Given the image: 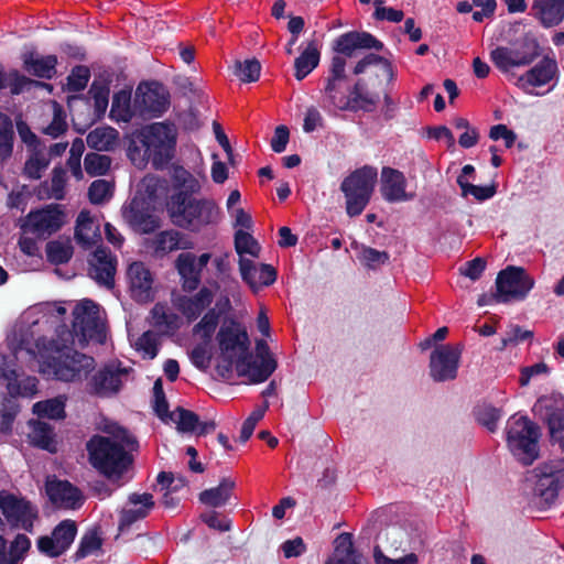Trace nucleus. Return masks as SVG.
<instances>
[{"label":"nucleus","mask_w":564,"mask_h":564,"mask_svg":"<svg viewBox=\"0 0 564 564\" xmlns=\"http://www.w3.org/2000/svg\"><path fill=\"white\" fill-rule=\"evenodd\" d=\"M58 64L57 56L48 54L39 56L34 52H26L22 55L23 69L32 76L43 79H52L55 77Z\"/></svg>","instance_id":"31"},{"label":"nucleus","mask_w":564,"mask_h":564,"mask_svg":"<svg viewBox=\"0 0 564 564\" xmlns=\"http://www.w3.org/2000/svg\"><path fill=\"white\" fill-rule=\"evenodd\" d=\"M360 260L368 269L376 270L380 265L389 262L390 254L387 251H379L375 248L364 246Z\"/></svg>","instance_id":"58"},{"label":"nucleus","mask_w":564,"mask_h":564,"mask_svg":"<svg viewBox=\"0 0 564 564\" xmlns=\"http://www.w3.org/2000/svg\"><path fill=\"white\" fill-rule=\"evenodd\" d=\"M377 169L369 165L356 169L340 183V191L345 196L346 214L357 217L362 214L369 204L377 183Z\"/></svg>","instance_id":"5"},{"label":"nucleus","mask_w":564,"mask_h":564,"mask_svg":"<svg viewBox=\"0 0 564 564\" xmlns=\"http://www.w3.org/2000/svg\"><path fill=\"white\" fill-rule=\"evenodd\" d=\"M542 421L547 427L550 441L557 444L564 437V405L551 403L544 406Z\"/></svg>","instance_id":"36"},{"label":"nucleus","mask_w":564,"mask_h":564,"mask_svg":"<svg viewBox=\"0 0 564 564\" xmlns=\"http://www.w3.org/2000/svg\"><path fill=\"white\" fill-rule=\"evenodd\" d=\"M257 359L251 358L246 360L249 365V372L242 376L247 378L250 383H261L267 381L270 376L275 371L278 362L270 352V347L264 339L256 341Z\"/></svg>","instance_id":"18"},{"label":"nucleus","mask_w":564,"mask_h":564,"mask_svg":"<svg viewBox=\"0 0 564 564\" xmlns=\"http://www.w3.org/2000/svg\"><path fill=\"white\" fill-rule=\"evenodd\" d=\"M319 61L321 52L316 42H308L304 51L294 61V77L297 80H303L318 66Z\"/></svg>","instance_id":"37"},{"label":"nucleus","mask_w":564,"mask_h":564,"mask_svg":"<svg viewBox=\"0 0 564 564\" xmlns=\"http://www.w3.org/2000/svg\"><path fill=\"white\" fill-rule=\"evenodd\" d=\"M19 405L11 399H6L0 409V431L9 433L12 431L13 422L19 413Z\"/></svg>","instance_id":"60"},{"label":"nucleus","mask_w":564,"mask_h":564,"mask_svg":"<svg viewBox=\"0 0 564 564\" xmlns=\"http://www.w3.org/2000/svg\"><path fill=\"white\" fill-rule=\"evenodd\" d=\"M334 557H328L324 564H360L361 555L356 551L352 534L340 533L334 541Z\"/></svg>","instance_id":"33"},{"label":"nucleus","mask_w":564,"mask_h":564,"mask_svg":"<svg viewBox=\"0 0 564 564\" xmlns=\"http://www.w3.org/2000/svg\"><path fill=\"white\" fill-rule=\"evenodd\" d=\"M373 561L375 564H417L419 558L415 553H409L400 558H390L387 556L379 545H376L373 549Z\"/></svg>","instance_id":"64"},{"label":"nucleus","mask_w":564,"mask_h":564,"mask_svg":"<svg viewBox=\"0 0 564 564\" xmlns=\"http://www.w3.org/2000/svg\"><path fill=\"white\" fill-rule=\"evenodd\" d=\"M73 332L68 333L69 337H78L82 345L89 340L102 343L106 334L100 319L99 305L93 300H83L73 310Z\"/></svg>","instance_id":"10"},{"label":"nucleus","mask_w":564,"mask_h":564,"mask_svg":"<svg viewBox=\"0 0 564 564\" xmlns=\"http://www.w3.org/2000/svg\"><path fill=\"white\" fill-rule=\"evenodd\" d=\"M111 196V184L106 180H96L88 187V198L94 205L102 204Z\"/></svg>","instance_id":"62"},{"label":"nucleus","mask_w":564,"mask_h":564,"mask_svg":"<svg viewBox=\"0 0 564 564\" xmlns=\"http://www.w3.org/2000/svg\"><path fill=\"white\" fill-rule=\"evenodd\" d=\"M45 253L51 264L59 265L67 263L72 259L74 248L69 239L52 240L46 243Z\"/></svg>","instance_id":"41"},{"label":"nucleus","mask_w":564,"mask_h":564,"mask_svg":"<svg viewBox=\"0 0 564 564\" xmlns=\"http://www.w3.org/2000/svg\"><path fill=\"white\" fill-rule=\"evenodd\" d=\"M14 131L9 116L0 112V163L11 158L13 152Z\"/></svg>","instance_id":"46"},{"label":"nucleus","mask_w":564,"mask_h":564,"mask_svg":"<svg viewBox=\"0 0 564 564\" xmlns=\"http://www.w3.org/2000/svg\"><path fill=\"white\" fill-rule=\"evenodd\" d=\"M170 93L156 80L140 83L135 90L134 106L142 116L161 117L170 107Z\"/></svg>","instance_id":"12"},{"label":"nucleus","mask_w":564,"mask_h":564,"mask_svg":"<svg viewBox=\"0 0 564 564\" xmlns=\"http://www.w3.org/2000/svg\"><path fill=\"white\" fill-rule=\"evenodd\" d=\"M216 339L223 356H237V375L240 377L248 373L250 368L246 360L251 358V351L247 330L237 321L231 319L229 324L220 326Z\"/></svg>","instance_id":"9"},{"label":"nucleus","mask_w":564,"mask_h":564,"mask_svg":"<svg viewBox=\"0 0 564 564\" xmlns=\"http://www.w3.org/2000/svg\"><path fill=\"white\" fill-rule=\"evenodd\" d=\"M85 171L89 176L106 175L111 165L110 156L95 152L87 153L84 159Z\"/></svg>","instance_id":"55"},{"label":"nucleus","mask_w":564,"mask_h":564,"mask_svg":"<svg viewBox=\"0 0 564 564\" xmlns=\"http://www.w3.org/2000/svg\"><path fill=\"white\" fill-rule=\"evenodd\" d=\"M174 193L166 203L171 221L183 229L199 231L202 227L216 223L219 209L210 199H196L193 194L200 189L199 182L183 166L172 170Z\"/></svg>","instance_id":"2"},{"label":"nucleus","mask_w":564,"mask_h":564,"mask_svg":"<svg viewBox=\"0 0 564 564\" xmlns=\"http://www.w3.org/2000/svg\"><path fill=\"white\" fill-rule=\"evenodd\" d=\"M46 494L54 505H59L65 509H79L85 501L82 490L68 480L48 481Z\"/></svg>","instance_id":"25"},{"label":"nucleus","mask_w":564,"mask_h":564,"mask_svg":"<svg viewBox=\"0 0 564 564\" xmlns=\"http://www.w3.org/2000/svg\"><path fill=\"white\" fill-rule=\"evenodd\" d=\"M128 503L133 508L121 510L118 523L120 532L128 531L135 522L145 519L155 507L153 495L149 492L130 494Z\"/></svg>","instance_id":"22"},{"label":"nucleus","mask_w":564,"mask_h":564,"mask_svg":"<svg viewBox=\"0 0 564 564\" xmlns=\"http://www.w3.org/2000/svg\"><path fill=\"white\" fill-rule=\"evenodd\" d=\"M116 268V256L109 249L98 247L89 260L88 273L99 285L112 289L115 286Z\"/></svg>","instance_id":"19"},{"label":"nucleus","mask_w":564,"mask_h":564,"mask_svg":"<svg viewBox=\"0 0 564 564\" xmlns=\"http://www.w3.org/2000/svg\"><path fill=\"white\" fill-rule=\"evenodd\" d=\"M406 178L401 171L389 166L382 169L380 192L386 202L397 203L413 199L414 194L406 193Z\"/></svg>","instance_id":"23"},{"label":"nucleus","mask_w":564,"mask_h":564,"mask_svg":"<svg viewBox=\"0 0 564 564\" xmlns=\"http://www.w3.org/2000/svg\"><path fill=\"white\" fill-rule=\"evenodd\" d=\"M109 117L119 122H130L133 118V111L131 109V93L121 89L115 93L112 97L111 108Z\"/></svg>","instance_id":"39"},{"label":"nucleus","mask_w":564,"mask_h":564,"mask_svg":"<svg viewBox=\"0 0 564 564\" xmlns=\"http://www.w3.org/2000/svg\"><path fill=\"white\" fill-rule=\"evenodd\" d=\"M102 542L104 540L97 528L88 530L79 541V545L73 555L74 561H80L99 551L102 546Z\"/></svg>","instance_id":"47"},{"label":"nucleus","mask_w":564,"mask_h":564,"mask_svg":"<svg viewBox=\"0 0 564 564\" xmlns=\"http://www.w3.org/2000/svg\"><path fill=\"white\" fill-rule=\"evenodd\" d=\"M98 226L95 225L93 217L88 210H82L76 219L75 239L84 247H91L95 238L98 236Z\"/></svg>","instance_id":"38"},{"label":"nucleus","mask_w":564,"mask_h":564,"mask_svg":"<svg viewBox=\"0 0 564 564\" xmlns=\"http://www.w3.org/2000/svg\"><path fill=\"white\" fill-rule=\"evenodd\" d=\"M219 318L220 312H217L215 307L208 308L202 319L194 325L193 334L199 335L205 345H209L219 324Z\"/></svg>","instance_id":"44"},{"label":"nucleus","mask_w":564,"mask_h":564,"mask_svg":"<svg viewBox=\"0 0 564 564\" xmlns=\"http://www.w3.org/2000/svg\"><path fill=\"white\" fill-rule=\"evenodd\" d=\"M118 131L113 128H96L87 134L86 141L90 149L97 151H108L112 148Z\"/></svg>","instance_id":"42"},{"label":"nucleus","mask_w":564,"mask_h":564,"mask_svg":"<svg viewBox=\"0 0 564 564\" xmlns=\"http://www.w3.org/2000/svg\"><path fill=\"white\" fill-rule=\"evenodd\" d=\"M31 549V540L23 533H19L11 541L7 556L9 564H21Z\"/></svg>","instance_id":"54"},{"label":"nucleus","mask_w":564,"mask_h":564,"mask_svg":"<svg viewBox=\"0 0 564 564\" xmlns=\"http://www.w3.org/2000/svg\"><path fill=\"white\" fill-rule=\"evenodd\" d=\"M88 94L91 95V98L94 99L95 118L98 120L102 119L109 104V84L106 82L94 80Z\"/></svg>","instance_id":"43"},{"label":"nucleus","mask_w":564,"mask_h":564,"mask_svg":"<svg viewBox=\"0 0 564 564\" xmlns=\"http://www.w3.org/2000/svg\"><path fill=\"white\" fill-rule=\"evenodd\" d=\"M538 482L535 490L546 505H552L558 491L564 487V467L555 464H544L538 468Z\"/></svg>","instance_id":"20"},{"label":"nucleus","mask_w":564,"mask_h":564,"mask_svg":"<svg viewBox=\"0 0 564 564\" xmlns=\"http://www.w3.org/2000/svg\"><path fill=\"white\" fill-rule=\"evenodd\" d=\"M127 275L132 299L138 302H150L154 299L152 284L153 278L147 265L137 261L129 265Z\"/></svg>","instance_id":"26"},{"label":"nucleus","mask_w":564,"mask_h":564,"mask_svg":"<svg viewBox=\"0 0 564 564\" xmlns=\"http://www.w3.org/2000/svg\"><path fill=\"white\" fill-rule=\"evenodd\" d=\"M77 535V524L72 519L62 520L51 535H42L36 540L39 551L48 557L63 555L73 544Z\"/></svg>","instance_id":"16"},{"label":"nucleus","mask_w":564,"mask_h":564,"mask_svg":"<svg viewBox=\"0 0 564 564\" xmlns=\"http://www.w3.org/2000/svg\"><path fill=\"white\" fill-rule=\"evenodd\" d=\"M0 509L12 529H22L32 533L34 521L39 518L37 508L25 498L12 494H0Z\"/></svg>","instance_id":"13"},{"label":"nucleus","mask_w":564,"mask_h":564,"mask_svg":"<svg viewBox=\"0 0 564 564\" xmlns=\"http://www.w3.org/2000/svg\"><path fill=\"white\" fill-rule=\"evenodd\" d=\"M183 234L170 229L158 232L149 242L148 247L152 250L155 258H163L172 251L178 249L192 248L191 241H182Z\"/></svg>","instance_id":"32"},{"label":"nucleus","mask_w":564,"mask_h":564,"mask_svg":"<svg viewBox=\"0 0 564 564\" xmlns=\"http://www.w3.org/2000/svg\"><path fill=\"white\" fill-rule=\"evenodd\" d=\"M153 410L156 416L163 422H167L169 420L174 421L175 412H170L169 410V402L165 397L161 378H158L153 384Z\"/></svg>","instance_id":"53"},{"label":"nucleus","mask_w":564,"mask_h":564,"mask_svg":"<svg viewBox=\"0 0 564 564\" xmlns=\"http://www.w3.org/2000/svg\"><path fill=\"white\" fill-rule=\"evenodd\" d=\"M541 55V46L533 33L528 32L509 46H497L490 52V59L502 73L514 67L531 65Z\"/></svg>","instance_id":"8"},{"label":"nucleus","mask_w":564,"mask_h":564,"mask_svg":"<svg viewBox=\"0 0 564 564\" xmlns=\"http://www.w3.org/2000/svg\"><path fill=\"white\" fill-rule=\"evenodd\" d=\"M18 377L14 360L7 356H0V378L7 382V390L12 398L21 393V384L18 381Z\"/></svg>","instance_id":"48"},{"label":"nucleus","mask_w":564,"mask_h":564,"mask_svg":"<svg viewBox=\"0 0 564 564\" xmlns=\"http://www.w3.org/2000/svg\"><path fill=\"white\" fill-rule=\"evenodd\" d=\"M180 275L181 286L184 292L191 293L198 289L202 281V271L196 265V254L182 252L174 262Z\"/></svg>","instance_id":"30"},{"label":"nucleus","mask_w":564,"mask_h":564,"mask_svg":"<svg viewBox=\"0 0 564 564\" xmlns=\"http://www.w3.org/2000/svg\"><path fill=\"white\" fill-rule=\"evenodd\" d=\"M154 325L158 327L164 326L169 330H176L180 328V317L175 313L165 312L164 307L160 304H155L151 311Z\"/></svg>","instance_id":"59"},{"label":"nucleus","mask_w":564,"mask_h":564,"mask_svg":"<svg viewBox=\"0 0 564 564\" xmlns=\"http://www.w3.org/2000/svg\"><path fill=\"white\" fill-rule=\"evenodd\" d=\"M89 464L105 478L119 480L133 463L123 445L109 436L96 434L86 443Z\"/></svg>","instance_id":"3"},{"label":"nucleus","mask_w":564,"mask_h":564,"mask_svg":"<svg viewBox=\"0 0 564 564\" xmlns=\"http://www.w3.org/2000/svg\"><path fill=\"white\" fill-rule=\"evenodd\" d=\"M557 72L556 61L550 56H544L538 64L518 78L517 86L524 91H529L530 88L549 84Z\"/></svg>","instance_id":"27"},{"label":"nucleus","mask_w":564,"mask_h":564,"mask_svg":"<svg viewBox=\"0 0 564 564\" xmlns=\"http://www.w3.org/2000/svg\"><path fill=\"white\" fill-rule=\"evenodd\" d=\"M90 70L85 65H77L73 67L70 74L67 76V90L79 93L84 90L89 82Z\"/></svg>","instance_id":"57"},{"label":"nucleus","mask_w":564,"mask_h":564,"mask_svg":"<svg viewBox=\"0 0 564 564\" xmlns=\"http://www.w3.org/2000/svg\"><path fill=\"white\" fill-rule=\"evenodd\" d=\"M507 443L514 456L525 466L539 457L540 426L527 415L513 414L506 427Z\"/></svg>","instance_id":"4"},{"label":"nucleus","mask_w":564,"mask_h":564,"mask_svg":"<svg viewBox=\"0 0 564 564\" xmlns=\"http://www.w3.org/2000/svg\"><path fill=\"white\" fill-rule=\"evenodd\" d=\"M48 161L40 153L32 154L25 162L23 175L29 180H39L47 167Z\"/></svg>","instance_id":"61"},{"label":"nucleus","mask_w":564,"mask_h":564,"mask_svg":"<svg viewBox=\"0 0 564 564\" xmlns=\"http://www.w3.org/2000/svg\"><path fill=\"white\" fill-rule=\"evenodd\" d=\"M239 271L242 281L254 292L273 284L278 276L276 270L271 264L261 263L256 265L252 260L247 258L239 259Z\"/></svg>","instance_id":"24"},{"label":"nucleus","mask_w":564,"mask_h":564,"mask_svg":"<svg viewBox=\"0 0 564 564\" xmlns=\"http://www.w3.org/2000/svg\"><path fill=\"white\" fill-rule=\"evenodd\" d=\"M174 412L178 414V420L175 422L180 432L189 433L196 431L199 416L195 412L182 406H177Z\"/></svg>","instance_id":"63"},{"label":"nucleus","mask_w":564,"mask_h":564,"mask_svg":"<svg viewBox=\"0 0 564 564\" xmlns=\"http://www.w3.org/2000/svg\"><path fill=\"white\" fill-rule=\"evenodd\" d=\"M31 86L52 89L50 84L31 79L25 75L20 74L17 69H11L7 74L3 65L0 63V90L9 87L12 95H20L25 89H30Z\"/></svg>","instance_id":"35"},{"label":"nucleus","mask_w":564,"mask_h":564,"mask_svg":"<svg viewBox=\"0 0 564 564\" xmlns=\"http://www.w3.org/2000/svg\"><path fill=\"white\" fill-rule=\"evenodd\" d=\"M474 414L476 421L491 433L496 432L498 422L502 417L501 409L487 403L476 406Z\"/></svg>","instance_id":"51"},{"label":"nucleus","mask_w":564,"mask_h":564,"mask_svg":"<svg viewBox=\"0 0 564 564\" xmlns=\"http://www.w3.org/2000/svg\"><path fill=\"white\" fill-rule=\"evenodd\" d=\"M236 482L229 477H224L218 486L208 488L199 492V501L212 508H220L227 505L232 496Z\"/></svg>","instance_id":"34"},{"label":"nucleus","mask_w":564,"mask_h":564,"mask_svg":"<svg viewBox=\"0 0 564 564\" xmlns=\"http://www.w3.org/2000/svg\"><path fill=\"white\" fill-rule=\"evenodd\" d=\"M534 286V280L521 267L509 265L496 279L498 296L522 301Z\"/></svg>","instance_id":"15"},{"label":"nucleus","mask_w":564,"mask_h":564,"mask_svg":"<svg viewBox=\"0 0 564 564\" xmlns=\"http://www.w3.org/2000/svg\"><path fill=\"white\" fill-rule=\"evenodd\" d=\"M460 345L443 344L434 348L430 355V376L435 382L456 379L462 356Z\"/></svg>","instance_id":"14"},{"label":"nucleus","mask_w":564,"mask_h":564,"mask_svg":"<svg viewBox=\"0 0 564 564\" xmlns=\"http://www.w3.org/2000/svg\"><path fill=\"white\" fill-rule=\"evenodd\" d=\"M32 411L40 419L61 420L66 416L65 402L61 398L39 401L33 404Z\"/></svg>","instance_id":"45"},{"label":"nucleus","mask_w":564,"mask_h":564,"mask_svg":"<svg viewBox=\"0 0 564 564\" xmlns=\"http://www.w3.org/2000/svg\"><path fill=\"white\" fill-rule=\"evenodd\" d=\"M131 368L117 365H106L90 379L88 386L90 392L99 397H109L119 392L122 386V377L128 376Z\"/></svg>","instance_id":"17"},{"label":"nucleus","mask_w":564,"mask_h":564,"mask_svg":"<svg viewBox=\"0 0 564 564\" xmlns=\"http://www.w3.org/2000/svg\"><path fill=\"white\" fill-rule=\"evenodd\" d=\"M143 156L140 163L152 162L154 169L165 167L174 156L176 133L172 126L164 122L151 124L140 139Z\"/></svg>","instance_id":"7"},{"label":"nucleus","mask_w":564,"mask_h":564,"mask_svg":"<svg viewBox=\"0 0 564 564\" xmlns=\"http://www.w3.org/2000/svg\"><path fill=\"white\" fill-rule=\"evenodd\" d=\"M124 218L135 232L142 235L154 232L161 225L160 218L144 199L133 198L124 212Z\"/></svg>","instance_id":"21"},{"label":"nucleus","mask_w":564,"mask_h":564,"mask_svg":"<svg viewBox=\"0 0 564 564\" xmlns=\"http://www.w3.org/2000/svg\"><path fill=\"white\" fill-rule=\"evenodd\" d=\"M235 249L236 252L240 256V258H243V254L258 257L260 246L250 234L242 229H239L235 232Z\"/></svg>","instance_id":"56"},{"label":"nucleus","mask_w":564,"mask_h":564,"mask_svg":"<svg viewBox=\"0 0 564 564\" xmlns=\"http://www.w3.org/2000/svg\"><path fill=\"white\" fill-rule=\"evenodd\" d=\"M214 293L207 286H203L193 296L180 295L174 300V306L182 313L188 323L196 321L202 313L210 306Z\"/></svg>","instance_id":"28"},{"label":"nucleus","mask_w":564,"mask_h":564,"mask_svg":"<svg viewBox=\"0 0 564 564\" xmlns=\"http://www.w3.org/2000/svg\"><path fill=\"white\" fill-rule=\"evenodd\" d=\"M381 51L383 43L368 32L349 31L340 34L333 43V51L337 53L332 57L329 73L324 87L325 99L328 105L338 110L357 112H372L378 102L379 95L366 91L364 79H358L351 87L349 95L340 89V82L346 76V57H352L357 50Z\"/></svg>","instance_id":"1"},{"label":"nucleus","mask_w":564,"mask_h":564,"mask_svg":"<svg viewBox=\"0 0 564 564\" xmlns=\"http://www.w3.org/2000/svg\"><path fill=\"white\" fill-rule=\"evenodd\" d=\"M232 73L242 83H254L260 77L261 64L256 57L245 61H236L232 67Z\"/></svg>","instance_id":"50"},{"label":"nucleus","mask_w":564,"mask_h":564,"mask_svg":"<svg viewBox=\"0 0 564 564\" xmlns=\"http://www.w3.org/2000/svg\"><path fill=\"white\" fill-rule=\"evenodd\" d=\"M31 443L51 453L56 452L53 427L43 421H35L32 424Z\"/></svg>","instance_id":"40"},{"label":"nucleus","mask_w":564,"mask_h":564,"mask_svg":"<svg viewBox=\"0 0 564 564\" xmlns=\"http://www.w3.org/2000/svg\"><path fill=\"white\" fill-rule=\"evenodd\" d=\"M456 182L459 185L462 189V195L464 197L471 195L478 202H484L494 197L497 192V187L495 184L485 186L474 185L469 183L466 178H464L463 175H458Z\"/></svg>","instance_id":"52"},{"label":"nucleus","mask_w":564,"mask_h":564,"mask_svg":"<svg viewBox=\"0 0 564 564\" xmlns=\"http://www.w3.org/2000/svg\"><path fill=\"white\" fill-rule=\"evenodd\" d=\"M372 65H381L383 74L386 75L389 83H392L395 79V74L392 64L384 57L378 54H367L354 67V74L360 75L366 72L369 66Z\"/></svg>","instance_id":"49"},{"label":"nucleus","mask_w":564,"mask_h":564,"mask_svg":"<svg viewBox=\"0 0 564 564\" xmlns=\"http://www.w3.org/2000/svg\"><path fill=\"white\" fill-rule=\"evenodd\" d=\"M43 371L53 375L57 380L65 382L80 381L95 369L94 357L77 350L66 348L56 349L43 361Z\"/></svg>","instance_id":"6"},{"label":"nucleus","mask_w":564,"mask_h":564,"mask_svg":"<svg viewBox=\"0 0 564 564\" xmlns=\"http://www.w3.org/2000/svg\"><path fill=\"white\" fill-rule=\"evenodd\" d=\"M65 217L61 205L50 204L30 210L22 220L21 230L24 234H32L37 239L45 240L63 227Z\"/></svg>","instance_id":"11"},{"label":"nucleus","mask_w":564,"mask_h":564,"mask_svg":"<svg viewBox=\"0 0 564 564\" xmlns=\"http://www.w3.org/2000/svg\"><path fill=\"white\" fill-rule=\"evenodd\" d=\"M531 11L544 29L556 28L564 22V0H533Z\"/></svg>","instance_id":"29"}]
</instances>
